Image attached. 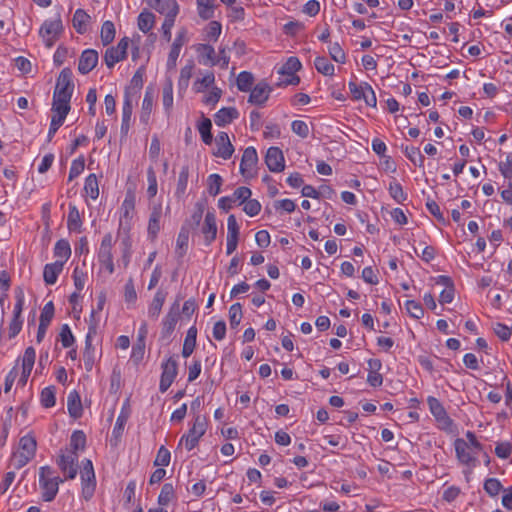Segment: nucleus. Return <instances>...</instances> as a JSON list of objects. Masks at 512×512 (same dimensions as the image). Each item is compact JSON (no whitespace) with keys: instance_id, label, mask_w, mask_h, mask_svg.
I'll use <instances>...</instances> for the list:
<instances>
[{"instance_id":"obj_1","label":"nucleus","mask_w":512,"mask_h":512,"mask_svg":"<svg viewBox=\"0 0 512 512\" xmlns=\"http://www.w3.org/2000/svg\"><path fill=\"white\" fill-rule=\"evenodd\" d=\"M64 31L61 15L57 14L55 18L47 19L39 29V36L42 38L45 46L51 48L60 38Z\"/></svg>"},{"instance_id":"obj_2","label":"nucleus","mask_w":512,"mask_h":512,"mask_svg":"<svg viewBox=\"0 0 512 512\" xmlns=\"http://www.w3.org/2000/svg\"><path fill=\"white\" fill-rule=\"evenodd\" d=\"M72 76L70 68H64L60 72L53 94V98L58 102H70L74 90Z\"/></svg>"},{"instance_id":"obj_3","label":"nucleus","mask_w":512,"mask_h":512,"mask_svg":"<svg viewBox=\"0 0 512 512\" xmlns=\"http://www.w3.org/2000/svg\"><path fill=\"white\" fill-rule=\"evenodd\" d=\"M206 429V417L200 414L195 415L192 427L188 430L187 434L182 436L180 444L184 443L185 448L191 451L197 446L199 439L205 434Z\"/></svg>"},{"instance_id":"obj_4","label":"nucleus","mask_w":512,"mask_h":512,"mask_svg":"<svg viewBox=\"0 0 512 512\" xmlns=\"http://www.w3.org/2000/svg\"><path fill=\"white\" fill-rule=\"evenodd\" d=\"M162 374L159 383V390L164 393L172 385L178 374V363L174 356L169 357L161 365Z\"/></svg>"},{"instance_id":"obj_5","label":"nucleus","mask_w":512,"mask_h":512,"mask_svg":"<svg viewBox=\"0 0 512 512\" xmlns=\"http://www.w3.org/2000/svg\"><path fill=\"white\" fill-rule=\"evenodd\" d=\"M78 455L76 452L62 453L57 458V465L63 473H67L65 479H74L77 475Z\"/></svg>"},{"instance_id":"obj_6","label":"nucleus","mask_w":512,"mask_h":512,"mask_svg":"<svg viewBox=\"0 0 512 512\" xmlns=\"http://www.w3.org/2000/svg\"><path fill=\"white\" fill-rule=\"evenodd\" d=\"M271 92V86L264 80L260 81L253 88H251L248 102L253 105L263 106L269 99Z\"/></svg>"},{"instance_id":"obj_7","label":"nucleus","mask_w":512,"mask_h":512,"mask_svg":"<svg viewBox=\"0 0 512 512\" xmlns=\"http://www.w3.org/2000/svg\"><path fill=\"white\" fill-rule=\"evenodd\" d=\"M258 162V155L254 147H247L242 155L240 172L246 178L254 176V168Z\"/></svg>"},{"instance_id":"obj_8","label":"nucleus","mask_w":512,"mask_h":512,"mask_svg":"<svg viewBox=\"0 0 512 512\" xmlns=\"http://www.w3.org/2000/svg\"><path fill=\"white\" fill-rule=\"evenodd\" d=\"M265 163L271 172H281L285 168L283 152L278 147H270L265 156Z\"/></svg>"},{"instance_id":"obj_9","label":"nucleus","mask_w":512,"mask_h":512,"mask_svg":"<svg viewBox=\"0 0 512 512\" xmlns=\"http://www.w3.org/2000/svg\"><path fill=\"white\" fill-rule=\"evenodd\" d=\"M201 233L204 236V243L206 246L211 245V243L216 239L217 224H216V216H215L214 212L208 211L206 213L204 222L201 226Z\"/></svg>"},{"instance_id":"obj_10","label":"nucleus","mask_w":512,"mask_h":512,"mask_svg":"<svg viewBox=\"0 0 512 512\" xmlns=\"http://www.w3.org/2000/svg\"><path fill=\"white\" fill-rule=\"evenodd\" d=\"M98 59L99 57L96 50H84L79 58L78 71L83 75L88 74L96 67Z\"/></svg>"},{"instance_id":"obj_11","label":"nucleus","mask_w":512,"mask_h":512,"mask_svg":"<svg viewBox=\"0 0 512 512\" xmlns=\"http://www.w3.org/2000/svg\"><path fill=\"white\" fill-rule=\"evenodd\" d=\"M217 152L215 155L223 159H229L233 152L234 147L229 140V136L226 132H220L216 137Z\"/></svg>"},{"instance_id":"obj_12","label":"nucleus","mask_w":512,"mask_h":512,"mask_svg":"<svg viewBox=\"0 0 512 512\" xmlns=\"http://www.w3.org/2000/svg\"><path fill=\"white\" fill-rule=\"evenodd\" d=\"M150 6L165 17L169 15L177 16L179 12V6L176 0H151Z\"/></svg>"},{"instance_id":"obj_13","label":"nucleus","mask_w":512,"mask_h":512,"mask_svg":"<svg viewBox=\"0 0 512 512\" xmlns=\"http://www.w3.org/2000/svg\"><path fill=\"white\" fill-rule=\"evenodd\" d=\"M455 451L460 462L475 466L474 462L476 461V458L472 455L469 444L463 439H457L455 441Z\"/></svg>"},{"instance_id":"obj_14","label":"nucleus","mask_w":512,"mask_h":512,"mask_svg":"<svg viewBox=\"0 0 512 512\" xmlns=\"http://www.w3.org/2000/svg\"><path fill=\"white\" fill-rule=\"evenodd\" d=\"M179 317V303L175 302L170 308L169 312L163 319L162 325V334L164 336H169L175 329L176 323Z\"/></svg>"},{"instance_id":"obj_15","label":"nucleus","mask_w":512,"mask_h":512,"mask_svg":"<svg viewBox=\"0 0 512 512\" xmlns=\"http://www.w3.org/2000/svg\"><path fill=\"white\" fill-rule=\"evenodd\" d=\"M195 50L198 54L200 63L204 65H216V54L213 46L209 44H197Z\"/></svg>"},{"instance_id":"obj_16","label":"nucleus","mask_w":512,"mask_h":512,"mask_svg":"<svg viewBox=\"0 0 512 512\" xmlns=\"http://www.w3.org/2000/svg\"><path fill=\"white\" fill-rule=\"evenodd\" d=\"M64 267V261H55L54 263L46 264L43 271V279L47 285L56 283L59 274Z\"/></svg>"},{"instance_id":"obj_17","label":"nucleus","mask_w":512,"mask_h":512,"mask_svg":"<svg viewBox=\"0 0 512 512\" xmlns=\"http://www.w3.org/2000/svg\"><path fill=\"white\" fill-rule=\"evenodd\" d=\"M112 246H113L112 234L107 233L102 238L99 252H98V260H99L100 264H102L104 262H108L110 260H113Z\"/></svg>"},{"instance_id":"obj_18","label":"nucleus","mask_w":512,"mask_h":512,"mask_svg":"<svg viewBox=\"0 0 512 512\" xmlns=\"http://www.w3.org/2000/svg\"><path fill=\"white\" fill-rule=\"evenodd\" d=\"M239 113L234 107L221 108L214 116V122L217 126L223 127L238 118Z\"/></svg>"},{"instance_id":"obj_19","label":"nucleus","mask_w":512,"mask_h":512,"mask_svg":"<svg viewBox=\"0 0 512 512\" xmlns=\"http://www.w3.org/2000/svg\"><path fill=\"white\" fill-rule=\"evenodd\" d=\"M134 210V199L126 197L122 204V214L120 217L119 230L129 231L132 211Z\"/></svg>"},{"instance_id":"obj_20","label":"nucleus","mask_w":512,"mask_h":512,"mask_svg":"<svg viewBox=\"0 0 512 512\" xmlns=\"http://www.w3.org/2000/svg\"><path fill=\"white\" fill-rule=\"evenodd\" d=\"M167 292L159 289L148 308V316L152 319H157L161 313L163 304L166 300Z\"/></svg>"},{"instance_id":"obj_21","label":"nucleus","mask_w":512,"mask_h":512,"mask_svg":"<svg viewBox=\"0 0 512 512\" xmlns=\"http://www.w3.org/2000/svg\"><path fill=\"white\" fill-rule=\"evenodd\" d=\"M40 488L42 489V498L46 502L54 500L58 493L56 480L48 478V480H39Z\"/></svg>"},{"instance_id":"obj_22","label":"nucleus","mask_w":512,"mask_h":512,"mask_svg":"<svg viewBox=\"0 0 512 512\" xmlns=\"http://www.w3.org/2000/svg\"><path fill=\"white\" fill-rule=\"evenodd\" d=\"M132 100L129 96V90L126 89L125 91V97H124V103L122 107V124H121V131L123 133H127L129 130V124L132 116Z\"/></svg>"},{"instance_id":"obj_23","label":"nucleus","mask_w":512,"mask_h":512,"mask_svg":"<svg viewBox=\"0 0 512 512\" xmlns=\"http://www.w3.org/2000/svg\"><path fill=\"white\" fill-rule=\"evenodd\" d=\"M162 215V207L161 205L154 206L148 223V234L155 238L160 230V219Z\"/></svg>"},{"instance_id":"obj_24","label":"nucleus","mask_w":512,"mask_h":512,"mask_svg":"<svg viewBox=\"0 0 512 512\" xmlns=\"http://www.w3.org/2000/svg\"><path fill=\"white\" fill-rule=\"evenodd\" d=\"M67 409L71 417L79 418L82 415L83 408L80 396L76 391L70 392L67 399Z\"/></svg>"},{"instance_id":"obj_25","label":"nucleus","mask_w":512,"mask_h":512,"mask_svg":"<svg viewBox=\"0 0 512 512\" xmlns=\"http://www.w3.org/2000/svg\"><path fill=\"white\" fill-rule=\"evenodd\" d=\"M90 21V16L83 10L77 9L74 13L72 23L73 27L79 34L87 32V25Z\"/></svg>"},{"instance_id":"obj_26","label":"nucleus","mask_w":512,"mask_h":512,"mask_svg":"<svg viewBox=\"0 0 512 512\" xmlns=\"http://www.w3.org/2000/svg\"><path fill=\"white\" fill-rule=\"evenodd\" d=\"M196 338H197V328L195 326H191L186 334L183 348H182V356L187 358L189 357L195 347H196Z\"/></svg>"},{"instance_id":"obj_27","label":"nucleus","mask_w":512,"mask_h":512,"mask_svg":"<svg viewBox=\"0 0 512 512\" xmlns=\"http://www.w3.org/2000/svg\"><path fill=\"white\" fill-rule=\"evenodd\" d=\"M197 12L201 19L209 20L214 17L215 3L213 0H196Z\"/></svg>"},{"instance_id":"obj_28","label":"nucleus","mask_w":512,"mask_h":512,"mask_svg":"<svg viewBox=\"0 0 512 512\" xmlns=\"http://www.w3.org/2000/svg\"><path fill=\"white\" fill-rule=\"evenodd\" d=\"M155 24V16L148 10H143L137 19V26L143 33H148Z\"/></svg>"},{"instance_id":"obj_29","label":"nucleus","mask_w":512,"mask_h":512,"mask_svg":"<svg viewBox=\"0 0 512 512\" xmlns=\"http://www.w3.org/2000/svg\"><path fill=\"white\" fill-rule=\"evenodd\" d=\"M37 443L33 436L25 435L19 440V452L24 453L30 457H34L36 453Z\"/></svg>"},{"instance_id":"obj_30","label":"nucleus","mask_w":512,"mask_h":512,"mask_svg":"<svg viewBox=\"0 0 512 512\" xmlns=\"http://www.w3.org/2000/svg\"><path fill=\"white\" fill-rule=\"evenodd\" d=\"M82 220L77 207L69 204V213L67 217V228L69 231H80Z\"/></svg>"},{"instance_id":"obj_31","label":"nucleus","mask_w":512,"mask_h":512,"mask_svg":"<svg viewBox=\"0 0 512 512\" xmlns=\"http://www.w3.org/2000/svg\"><path fill=\"white\" fill-rule=\"evenodd\" d=\"M189 241V230L185 227H182L176 241V250L175 253L178 258H182L186 253Z\"/></svg>"},{"instance_id":"obj_32","label":"nucleus","mask_w":512,"mask_h":512,"mask_svg":"<svg viewBox=\"0 0 512 512\" xmlns=\"http://www.w3.org/2000/svg\"><path fill=\"white\" fill-rule=\"evenodd\" d=\"M253 84H254V76L251 72L242 71L237 76L236 85L240 91H242V92L250 91Z\"/></svg>"},{"instance_id":"obj_33","label":"nucleus","mask_w":512,"mask_h":512,"mask_svg":"<svg viewBox=\"0 0 512 512\" xmlns=\"http://www.w3.org/2000/svg\"><path fill=\"white\" fill-rule=\"evenodd\" d=\"M153 108V92L150 89H147L143 102H142V111L140 115V120L144 123H148L150 114Z\"/></svg>"},{"instance_id":"obj_34","label":"nucleus","mask_w":512,"mask_h":512,"mask_svg":"<svg viewBox=\"0 0 512 512\" xmlns=\"http://www.w3.org/2000/svg\"><path fill=\"white\" fill-rule=\"evenodd\" d=\"M54 256L60 258L59 261H64V263L71 256V248L70 244L65 239H60L56 242L54 247Z\"/></svg>"},{"instance_id":"obj_35","label":"nucleus","mask_w":512,"mask_h":512,"mask_svg":"<svg viewBox=\"0 0 512 512\" xmlns=\"http://www.w3.org/2000/svg\"><path fill=\"white\" fill-rule=\"evenodd\" d=\"M314 66L319 73L325 76L334 75V65L326 57H316Z\"/></svg>"},{"instance_id":"obj_36","label":"nucleus","mask_w":512,"mask_h":512,"mask_svg":"<svg viewBox=\"0 0 512 512\" xmlns=\"http://www.w3.org/2000/svg\"><path fill=\"white\" fill-rule=\"evenodd\" d=\"M188 178H189V167L187 165L183 166L181 168V171L179 173L177 187L175 191L176 197L180 198L182 197L187 189L188 184Z\"/></svg>"},{"instance_id":"obj_37","label":"nucleus","mask_w":512,"mask_h":512,"mask_svg":"<svg viewBox=\"0 0 512 512\" xmlns=\"http://www.w3.org/2000/svg\"><path fill=\"white\" fill-rule=\"evenodd\" d=\"M126 56L119 52L116 47H110L105 51L104 61L108 68L114 67V65L122 60H124Z\"/></svg>"},{"instance_id":"obj_38","label":"nucleus","mask_w":512,"mask_h":512,"mask_svg":"<svg viewBox=\"0 0 512 512\" xmlns=\"http://www.w3.org/2000/svg\"><path fill=\"white\" fill-rule=\"evenodd\" d=\"M56 389L54 386L45 387L41 391L40 402L45 408H51L56 403Z\"/></svg>"},{"instance_id":"obj_39","label":"nucleus","mask_w":512,"mask_h":512,"mask_svg":"<svg viewBox=\"0 0 512 512\" xmlns=\"http://www.w3.org/2000/svg\"><path fill=\"white\" fill-rule=\"evenodd\" d=\"M115 33H116V31H115L114 23L109 20L105 21L102 24L101 33H100V37H101V41H102L103 45L110 44L115 38Z\"/></svg>"},{"instance_id":"obj_40","label":"nucleus","mask_w":512,"mask_h":512,"mask_svg":"<svg viewBox=\"0 0 512 512\" xmlns=\"http://www.w3.org/2000/svg\"><path fill=\"white\" fill-rule=\"evenodd\" d=\"M84 191L93 200H96L99 196L98 180L95 174H90L85 179Z\"/></svg>"},{"instance_id":"obj_41","label":"nucleus","mask_w":512,"mask_h":512,"mask_svg":"<svg viewBox=\"0 0 512 512\" xmlns=\"http://www.w3.org/2000/svg\"><path fill=\"white\" fill-rule=\"evenodd\" d=\"M301 62L297 57H289L280 68L279 73L286 76H292L301 68Z\"/></svg>"},{"instance_id":"obj_42","label":"nucleus","mask_w":512,"mask_h":512,"mask_svg":"<svg viewBox=\"0 0 512 512\" xmlns=\"http://www.w3.org/2000/svg\"><path fill=\"white\" fill-rule=\"evenodd\" d=\"M483 489L490 497H496L503 489V486L497 478H487L484 481Z\"/></svg>"},{"instance_id":"obj_43","label":"nucleus","mask_w":512,"mask_h":512,"mask_svg":"<svg viewBox=\"0 0 512 512\" xmlns=\"http://www.w3.org/2000/svg\"><path fill=\"white\" fill-rule=\"evenodd\" d=\"M405 156L415 165L418 167H423L424 165V156L421 154L419 148L417 147H409L407 146L404 150Z\"/></svg>"},{"instance_id":"obj_44","label":"nucleus","mask_w":512,"mask_h":512,"mask_svg":"<svg viewBox=\"0 0 512 512\" xmlns=\"http://www.w3.org/2000/svg\"><path fill=\"white\" fill-rule=\"evenodd\" d=\"M175 496L174 486L171 483H165L162 486L161 492L158 496V503L161 506H166Z\"/></svg>"},{"instance_id":"obj_45","label":"nucleus","mask_w":512,"mask_h":512,"mask_svg":"<svg viewBox=\"0 0 512 512\" xmlns=\"http://www.w3.org/2000/svg\"><path fill=\"white\" fill-rule=\"evenodd\" d=\"M212 123L209 118H203V121L198 126L199 133L203 142L207 145L212 143V134H211Z\"/></svg>"},{"instance_id":"obj_46","label":"nucleus","mask_w":512,"mask_h":512,"mask_svg":"<svg viewBox=\"0 0 512 512\" xmlns=\"http://www.w3.org/2000/svg\"><path fill=\"white\" fill-rule=\"evenodd\" d=\"M389 194L397 202L403 203L407 200V194L403 191L400 183L393 181L389 185Z\"/></svg>"},{"instance_id":"obj_47","label":"nucleus","mask_w":512,"mask_h":512,"mask_svg":"<svg viewBox=\"0 0 512 512\" xmlns=\"http://www.w3.org/2000/svg\"><path fill=\"white\" fill-rule=\"evenodd\" d=\"M243 317L242 306L240 303H234L229 309V322L231 328H236Z\"/></svg>"},{"instance_id":"obj_48","label":"nucleus","mask_w":512,"mask_h":512,"mask_svg":"<svg viewBox=\"0 0 512 512\" xmlns=\"http://www.w3.org/2000/svg\"><path fill=\"white\" fill-rule=\"evenodd\" d=\"M223 179L219 174H211L208 176V192L212 196H216L220 193Z\"/></svg>"},{"instance_id":"obj_49","label":"nucleus","mask_w":512,"mask_h":512,"mask_svg":"<svg viewBox=\"0 0 512 512\" xmlns=\"http://www.w3.org/2000/svg\"><path fill=\"white\" fill-rule=\"evenodd\" d=\"M59 338L64 348H69L74 344L75 338L68 324L62 325L59 333Z\"/></svg>"},{"instance_id":"obj_50","label":"nucleus","mask_w":512,"mask_h":512,"mask_svg":"<svg viewBox=\"0 0 512 512\" xmlns=\"http://www.w3.org/2000/svg\"><path fill=\"white\" fill-rule=\"evenodd\" d=\"M405 309L407 313L415 319H420L424 315L422 305L414 300H407L405 302Z\"/></svg>"},{"instance_id":"obj_51","label":"nucleus","mask_w":512,"mask_h":512,"mask_svg":"<svg viewBox=\"0 0 512 512\" xmlns=\"http://www.w3.org/2000/svg\"><path fill=\"white\" fill-rule=\"evenodd\" d=\"M81 480H82V483H90V482L96 483L94 468H93L92 462L88 459L83 461V467H82V471H81Z\"/></svg>"},{"instance_id":"obj_52","label":"nucleus","mask_w":512,"mask_h":512,"mask_svg":"<svg viewBox=\"0 0 512 512\" xmlns=\"http://www.w3.org/2000/svg\"><path fill=\"white\" fill-rule=\"evenodd\" d=\"M86 444V436L83 431H74L71 435L70 445L73 448L72 452H76L79 449H84Z\"/></svg>"},{"instance_id":"obj_53","label":"nucleus","mask_w":512,"mask_h":512,"mask_svg":"<svg viewBox=\"0 0 512 512\" xmlns=\"http://www.w3.org/2000/svg\"><path fill=\"white\" fill-rule=\"evenodd\" d=\"M222 32V26L218 21H211L206 28V39L216 42Z\"/></svg>"},{"instance_id":"obj_54","label":"nucleus","mask_w":512,"mask_h":512,"mask_svg":"<svg viewBox=\"0 0 512 512\" xmlns=\"http://www.w3.org/2000/svg\"><path fill=\"white\" fill-rule=\"evenodd\" d=\"M84 167L85 160L83 156H80L79 158L73 160L70 167L68 180L72 181L74 178L78 177L83 172Z\"/></svg>"},{"instance_id":"obj_55","label":"nucleus","mask_w":512,"mask_h":512,"mask_svg":"<svg viewBox=\"0 0 512 512\" xmlns=\"http://www.w3.org/2000/svg\"><path fill=\"white\" fill-rule=\"evenodd\" d=\"M70 111V102H58V100H55L53 98L52 103V112L53 115L61 117L63 119H66V116L68 115Z\"/></svg>"},{"instance_id":"obj_56","label":"nucleus","mask_w":512,"mask_h":512,"mask_svg":"<svg viewBox=\"0 0 512 512\" xmlns=\"http://www.w3.org/2000/svg\"><path fill=\"white\" fill-rule=\"evenodd\" d=\"M331 58L338 63H345L346 55L339 43L335 42L328 47Z\"/></svg>"},{"instance_id":"obj_57","label":"nucleus","mask_w":512,"mask_h":512,"mask_svg":"<svg viewBox=\"0 0 512 512\" xmlns=\"http://www.w3.org/2000/svg\"><path fill=\"white\" fill-rule=\"evenodd\" d=\"M31 459L32 457L21 453L19 451L14 452L11 456L10 463L15 469H21L24 467Z\"/></svg>"},{"instance_id":"obj_58","label":"nucleus","mask_w":512,"mask_h":512,"mask_svg":"<svg viewBox=\"0 0 512 512\" xmlns=\"http://www.w3.org/2000/svg\"><path fill=\"white\" fill-rule=\"evenodd\" d=\"M147 180H148V188L147 194L149 198H153L157 194V178L155 171L152 167L147 170Z\"/></svg>"},{"instance_id":"obj_59","label":"nucleus","mask_w":512,"mask_h":512,"mask_svg":"<svg viewBox=\"0 0 512 512\" xmlns=\"http://www.w3.org/2000/svg\"><path fill=\"white\" fill-rule=\"evenodd\" d=\"M171 454L168 449L164 446H161L157 452L154 465L155 466H168L170 463Z\"/></svg>"},{"instance_id":"obj_60","label":"nucleus","mask_w":512,"mask_h":512,"mask_svg":"<svg viewBox=\"0 0 512 512\" xmlns=\"http://www.w3.org/2000/svg\"><path fill=\"white\" fill-rule=\"evenodd\" d=\"M53 316H54V305L50 301V302L46 303L45 306L43 307L41 314H40L39 323L49 326Z\"/></svg>"},{"instance_id":"obj_61","label":"nucleus","mask_w":512,"mask_h":512,"mask_svg":"<svg viewBox=\"0 0 512 512\" xmlns=\"http://www.w3.org/2000/svg\"><path fill=\"white\" fill-rule=\"evenodd\" d=\"M292 131L301 138H307L309 135L308 124L302 120H295L291 124Z\"/></svg>"},{"instance_id":"obj_62","label":"nucleus","mask_w":512,"mask_h":512,"mask_svg":"<svg viewBox=\"0 0 512 512\" xmlns=\"http://www.w3.org/2000/svg\"><path fill=\"white\" fill-rule=\"evenodd\" d=\"M128 418H129V413L124 410H122L121 413L118 415L114 429H113V434L116 437H118L122 434Z\"/></svg>"},{"instance_id":"obj_63","label":"nucleus","mask_w":512,"mask_h":512,"mask_svg":"<svg viewBox=\"0 0 512 512\" xmlns=\"http://www.w3.org/2000/svg\"><path fill=\"white\" fill-rule=\"evenodd\" d=\"M243 211L250 217H254L261 211V204L256 199H249L244 203Z\"/></svg>"},{"instance_id":"obj_64","label":"nucleus","mask_w":512,"mask_h":512,"mask_svg":"<svg viewBox=\"0 0 512 512\" xmlns=\"http://www.w3.org/2000/svg\"><path fill=\"white\" fill-rule=\"evenodd\" d=\"M499 170L505 178H512V154H508L505 162H500Z\"/></svg>"}]
</instances>
